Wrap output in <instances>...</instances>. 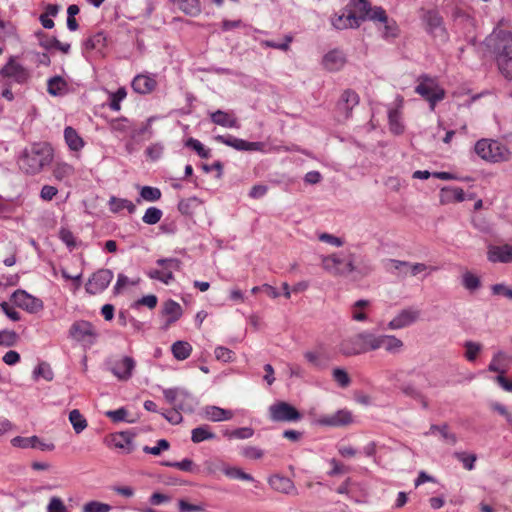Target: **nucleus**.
Listing matches in <instances>:
<instances>
[{"instance_id":"1","label":"nucleus","mask_w":512,"mask_h":512,"mask_svg":"<svg viewBox=\"0 0 512 512\" xmlns=\"http://www.w3.org/2000/svg\"><path fill=\"white\" fill-rule=\"evenodd\" d=\"M322 267L333 276L346 277L353 275L354 279L365 278L375 270L372 260L367 255L356 254L351 251L323 256Z\"/></svg>"},{"instance_id":"2","label":"nucleus","mask_w":512,"mask_h":512,"mask_svg":"<svg viewBox=\"0 0 512 512\" xmlns=\"http://www.w3.org/2000/svg\"><path fill=\"white\" fill-rule=\"evenodd\" d=\"M486 45L494 54L502 75L512 79V32L496 27L486 38Z\"/></svg>"},{"instance_id":"3","label":"nucleus","mask_w":512,"mask_h":512,"mask_svg":"<svg viewBox=\"0 0 512 512\" xmlns=\"http://www.w3.org/2000/svg\"><path fill=\"white\" fill-rule=\"evenodd\" d=\"M53 157V148L49 143L35 142L20 152L17 164L22 172L36 175L51 164Z\"/></svg>"},{"instance_id":"4","label":"nucleus","mask_w":512,"mask_h":512,"mask_svg":"<svg viewBox=\"0 0 512 512\" xmlns=\"http://www.w3.org/2000/svg\"><path fill=\"white\" fill-rule=\"evenodd\" d=\"M376 334L362 331L352 337L343 339L339 344V352L344 356H356L375 351Z\"/></svg>"},{"instance_id":"5","label":"nucleus","mask_w":512,"mask_h":512,"mask_svg":"<svg viewBox=\"0 0 512 512\" xmlns=\"http://www.w3.org/2000/svg\"><path fill=\"white\" fill-rule=\"evenodd\" d=\"M475 153L489 163H500L511 158L509 148L498 140L482 138L475 143Z\"/></svg>"},{"instance_id":"6","label":"nucleus","mask_w":512,"mask_h":512,"mask_svg":"<svg viewBox=\"0 0 512 512\" xmlns=\"http://www.w3.org/2000/svg\"><path fill=\"white\" fill-rule=\"evenodd\" d=\"M345 11H348L356 18L360 26L365 21L385 20L386 11L381 6H371L368 0H349L345 6Z\"/></svg>"},{"instance_id":"7","label":"nucleus","mask_w":512,"mask_h":512,"mask_svg":"<svg viewBox=\"0 0 512 512\" xmlns=\"http://www.w3.org/2000/svg\"><path fill=\"white\" fill-rule=\"evenodd\" d=\"M417 81L415 92L429 103L431 110H434L437 103L445 98V90L439 85L436 78L427 74L420 75Z\"/></svg>"},{"instance_id":"8","label":"nucleus","mask_w":512,"mask_h":512,"mask_svg":"<svg viewBox=\"0 0 512 512\" xmlns=\"http://www.w3.org/2000/svg\"><path fill=\"white\" fill-rule=\"evenodd\" d=\"M156 264L163 269H152L147 272L150 279L158 280L166 285L174 280L173 270H180L182 262L178 258H161L156 261Z\"/></svg>"},{"instance_id":"9","label":"nucleus","mask_w":512,"mask_h":512,"mask_svg":"<svg viewBox=\"0 0 512 512\" xmlns=\"http://www.w3.org/2000/svg\"><path fill=\"white\" fill-rule=\"evenodd\" d=\"M269 418L273 422H297L302 419V414L290 403L277 401L269 409Z\"/></svg>"},{"instance_id":"10","label":"nucleus","mask_w":512,"mask_h":512,"mask_svg":"<svg viewBox=\"0 0 512 512\" xmlns=\"http://www.w3.org/2000/svg\"><path fill=\"white\" fill-rule=\"evenodd\" d=\"M69 336L83 344L93 345L96 342L98 333L91 322L86 320H77L71 325L69 329Z\"/></svg>"},{"instance_id":"11","label":"nucleus","mask_w":512,"mask_h":512,"mask_svg":"<svg viewBox=\"0 0 512 512\" xmlns=\"http://www.w3.org/2000/svg\"><path fill=\"white\" fill-rule=\"evenodd\" d=\"M11 300L17 307L31 314H36L44 308V303L40 298L29 294L23 289L14 291L11 295Z\"/></svg>"},{"instance_id":"12","label":"nucleus","mask_w":512,"mask_h":512,"mask_svg":"<svg viewBox=\"0 0 512 512\" xmlns=\"http://www.w3.org/2000/svg\"><path fill=\"white\" fill-rule=\"evenodd\" d=\"M425 29L434 38L446 41L448 38L447 31L443 24V18L435 9L428 10L423 15Z\"/></svg>"},{"instance_id":"13","label":"nucleus","mask_w":512,"mask_h":512,"mask_svg":"<svg viewBox=\"0 0 512 512\" xmlns=\"http://www.w3.org/2000/svg\"><path fill=\"white\" fill-rule=\"evenodd\" d=\"M113 279V272L110 269H99L88 279L85 285L86 292L96 295L103 292Z\"/></svg>"},{"instance_id":"14","label":"nucleus","mask_w":512,"mask_h":512,"mask_svg":"<svg viewBox=\"0 0 512 512\" xmlns=\"http://www.w3.org/2000/svg\"><path fill=\"white\" fill-rule=\"evenodd\" d=\"M0 75L4 78H11L18 84H24L29 78L27 69L17 63L14 57H10L7 63L0 68Z\"/></svg>"},{"instance_id":"15","label":"nucleus","mask_w":512,"mask_h":512,"mask_svg":"<svg viewBox=\"0 0 512 512\" xmlns=\"http://www.w3.org/2000/svg\"><path fill=\"white\" fill-rule=\"evenodd\" d=\"M215 140L238 151H261L264 146L262 142H249L233 135H217Z\"/></svg>"},{"instance_id":"16","label":"nucleus","mask_w":512,"mask_h":512,"mask_svg":"<svg viewBox=\"0 0 512 512\" xmlns=\"http://www.w3.org/2000/svg\"><path fill=\"white\" fill-rule=\"evenodd\" d=\"M304 358L313 367L319 370H324L329 366V363L332 360V355L323 345H319L315 350L306 351L304 353Z\"/></svg>"},{"instance_id":"17","label":"nucleus","mask_w":512,"mask_h":512,"mask_svg":"<svg viewBox=\"0 0 512 512\" xmlns=\"http://www.w3.org/2000/svg\"><path fill=\"white\" fill-rule=\"evenodd\" d=\"M135 367L136 362L132 357L123 356L113 363L110 371L118 380L128 381L132 377Z\"/></svg>"},{"instance_id":"18","label":"nucleus","mask_w":512,"mask_h":512,"mask_svg":"<svg viewBox=\"0 0 512 512\" xmlns=\"http://www.w3.org/2000/svg\"><path fill=\"white\" fill-rule=\"evenodd\" d=\"M359 101L360 97L356 91L345 89L337 102V110L343 114L345 119H348L353 108L359 104Z\"/></svg>"},{"instance_id":"19","label":"nucleus","mask_w":512,"mask_h":512,"mask_svg":"<svg viewBox=\"0 0 512 512\" xmlns=\"http://www.w3.org/2000/svg\"><path fill=\"white\" fill-rule=\"evenodd\" d=\"M131 87L134 90V92L138 94H150L157 87L156 76L148 73L138 74L133 78L131 82Z\"/></svg>"},{"instance_id":"20","label":"nucleus","mask_w":512,"mask_h":512,"mask_svg":"<svg viewBox=\"0 0 512 512\" xmlns=\"http://www.w3.org/2000/svg\"><path fill=\"white\" fill-rule=\"evenodd\" d=\"M419 316L420 312L416 309H403L388 323V328L392 330L405 328L416 322Z\"/></svg>"},{"instance_id":"21","label":"nucleus","mask_w":512,"mask_h":512,"mask_svg":"<svg viewBox=\"0 0 512 512\" xmlns=\"http://www.w3.org/2000/svg\"><path fill=\"white\" fill-rule=\"evenodd\" d=\"M404 343L394 335L376 334L375 350L384 348L387 353L398 354L402 351Z\"/></svg>"},{"instance_id":"22","label":"nucleus","mask_w":512,"mask_h":512,"mask_svg":"<svg viewBox=\"0 0 512 512\" xmlns=\"http://www.w3.org/2000/svg\"><path fill=\"white\" fill-rule=\"evenodd\" d=\"M268 483L270 487L280 493L286 495H297L298 491L294 485V482L285 476L275 474L269 477Z\"/></svg>"},{"instance_id":"23","label":"nucleus","mask_w":512,"mask_h":512,"mask_svg":"<svg viewBox=\"0 0 512 512\" xmlns=\"http://www.w3.org/2000/svg\"><path fill=\"white\" fill-rule=\"evenodd\" d=\"M440 203L443 205L450 203L462 202L466 199L465 192L462 188L456 186L443 187L439 194Z\"/></svg>"},{"instance_id":"24","label":"nucleus","mask_w":512,"mask_h":512,"mask_svg":"<svg viewBox=\"0 0 512 512\" xmlns=\"http://www.w3.org/2000/svg\"><path fill=\"white\" fill-rule=\"evenodd\" d=\"M512 363V357L508 356L503 351H498L494 354L490 364L488 365V370L490 372H497L499 374H505Z\"/></svg>"},{"instance_id":"25","label":"nucleus","mask_w":512,"mask_h":512,"mask_svg":"<svg viewBox=\"0 0 512 512\" xmlns=\"http://www.w3.org/2000/svg\"><path fill=\"white\" fill-rule=\"evenodd\" d=\"M331 23L333 27L337 30H344V29H355L358 28V22L356 21V18L351 15L348 11H345V8L343 9V12L341 14H335L331 18Z\"/></svg>"},{"instance_id":"26","label":"nucleus","mask_w":512,"mask_h":512,"mask_svg":"<svg viewBox=\"0 0 512 512\" xmlns=\"http://www.w3.org/2000/svg\"><path fill=\"white\" fill-rule=\"evenodd\" d=\"M488 260L496 263H509L512 262V246L506 244L503 246L492 247L488 251Z\"/></svg>"},{"instance_id":"27","label":"nucleus","mask_w":512,"mask_h":512,"mask_svg":"<svg viewBox=\"0 0 512 512\" xmlns=\"http://www.w3.org/2000/svg\"><path fill=\"white\" fill-rule=\"evenodd\" d=\"M352 420V413L349 410L342 409L332 415L324 417L321 422L328 426L340 427L350 424Z\"/></svg>"},{"instance_id":"28","label":"nucleus","mask_w":512,"mask_h":512,"mask_svg":"<svg viewBox=\"0 0 512 512\" xmlns=\"http://www.w3.org/2000/svg\"><path fill=\"white\" fill-rule=\"evenodd\" d=\"M346 62L344 54L339 50H332L323 57V65L329 71L340 70Z\"/></svg>"},{"instance_id":"29","label":"nucleus","mask_w":512,"mask_h":512,"mask_svg":"<svg viewBox=\"0 0 512 512\" xmlns=\"http://www.w3.org/2000/svg\"><path fill=\"white\" fill-rule=\"evenodd\" d=\"M210 119L214 124L222 126V127H226V128H237L238 127V121H237L236 117H234L232 114L222 111V110H216L215 112H211Z\"/></svg>"},{"instance_id":"30","label":"nucleus","mask_w":512,"mask_h":512,"mask_svg":"<svg viewBox=\"0 0 512 512\" xmlns=\"http://www.w3.org/2000/svg\"><path fill=\"white\" fill-rule=\"evenodd\" d=\"M162 313L166 316H168L166 320V327L170 326L174 322L180 319L182 316V307L180 304L172 299L167 300L164 303Z\"/></svg>"},{"instance_id":"31","label":"nucleus","mask_w":512,"mask_h":512,"mask_svg":"<svg viewBox=\"0 0 512 512\" xmlns=\"http://www.w3.org/2000/svg\"><path fill=\"white\" fill-rule=\"evenodd\" d=\"M133 436L129 431L119 432L112 435L111 443L114 447L119 449H125L128 453L133 450Z\"/></svg>"},{"instance_id":"32","label":"nucleus","mask_w":512,"mask_h":512,"mask_svg":"<svg viewBox=\"0 0 512 512\" xmlns=\"http://www.w3.org/2000/svg\"><path fill=\"white\" fill-rule=\"evenodd\" d=\"M60 9L61 6L58 4H47L45 6V11L39 16V21L43 28L52 29L55 26L52 17H56Z\"/></svg>"},{"instance_id":"33","label":"nucleus","mask_w":512,"mask_h":512,"mask_svg":"<svg viewBox=\"0 0 512 512\" xmlns=\"http://www.w3.org/2000/svg\"><path fill=\"white\" fill-rule=\"evenodd\" d=\"M108 205L109 210L112 213H119L124 209H126L130 214H133L136 211V206L132 201L124 198H117L115 196L110 197Z\"/></svg>"},{"instance_id":"34","label":"nucleus","mask_w":512,"mask_h":512,"mask_svg":"<svg viewBox=\"0 0 512 512\" xmlns=\"http://www.w3.org/2000/svg\"><path fill=\"white\" fill-rule=\"evenodd\" d=\"M205 415L213 422H220L232 419L234 414L231 410L223 409L218 406H207L205 408Z\"/></svg>"},{"instance_id":"35","label":"nucleus","mask_w":512,"mask_h":512,"mask_svg":"<svg viewBox=\"0 0 512 512\" xmlns=\"http://www.w3.org/2000/svg\"><path fill=\"white\" fill-rule=\"evenodd\" d=\"M65 142L73 151H79L84 146V141L73 127H66L64 129Z\"/></svg>"},{"instance_id":"36","label":"nucleus","mask_w":512,"mask_h":512,"mask_svg":"<svg viewBox=\"0 0 512 512\" xmlns=\"http://www.w3.org/2000/svg\"><path fill=\"white\" fill-rule=\"evenodd\" d=\"M75 174V169L71 164L65 162L56 163L53 169V176L58 181L68 182Z\"/></svg>"},{"instance_id":"37","label":"nucleus","mask_w":512,"mask_h":512,"mask_svg":"<svg viewBox=\"0 0 512 512\" xmlns=\"http://www.w3.org/2000/svg\"><path fill=\"white\" fill-rule=\"evenodd\" d=\"M47 91L52 96H62L67 91V82L61 76H54L48 80Z\"/></svg>"},{"instance_id":"38","label":"nucleus","mask_w":512,"mask_h":512,"mask_svg":"<svg viewBox=\"0 0 512 512\" xmlns=\"http://www.w3.org/2000/svg\"><path fill=\"white\" fill-rule=\"evenodd\" d=\"M165 399L170 403L174 404L175 407L184 410V406L181 403H178V398L182 397L183 399H191V395L186 391H180L177 388H169L163 391Z\"/></svg>"},{"instance_id":"39","label":"nucleus","mask_w":512,"mask_h":512,"mask_svg":"<svg viewBox=\"0 0 512 512\" xmlns=\"http://www.w3.org/2000/svg\"><path fill=\"white\" fill-rule=\"evenodd\" d=\"M221 471L229 478L232 479H240L244 481L254 482L255 479L251 474L244 472L242 469L238 467H231L225 463H221Z\"/></svg>"},{"instance_id":"40","label":"nucleus","mask_w":512,"mask_h":512,"mask_svg":"<svg viewBox=\"0 0 512 512\" xmlns=\"http://www.w3.org/2000/svg\"><path fill=\"white\" fill-rule=\"evenodd\" d=\"M171 351L175 359L183 361L191 355L192 346L186 341H176L172 344Z\"/></svg>"},{"instance_id":"41","label":"nucleus","mask_w":512,"mask_h":512,"mask_svg":"<svg viewBox=\"0 0 512 512\" xmlns=\"http://www.w3.org/2000/svg\"><path fill=\"white\" fill-rule=\"evenodd\" d=\"M107 37L103 31H99L84 42L85 48L88 50H102L106 47Z\"/></svg>"},{"instance_id":"42","label":"nucleus","mask_w":512,"mask_h":512,"mask_svg":"<svg viewBox=\"0 0 512 512\" xmlns=\"http://www.w3.org/2000/svg\"><path fill=\"white\" fill-rule=\"evenodd\" d=\"M178 7L183 13L191 17L198 16L202 10L200 0H180Z\"/></svg>"},{"instance_id":"43","label":"nucleus","mask_w":512,"mask_h":512,"mask_svg":"<svg viewBox=\"0 0 512 512\" xmlns=\"http://www.w3.org/2000/svg\"><path fill=\"white\" fill-rule=\"evenodd\" d=\"M69 421L76 434H80L88 426L86 418L81 414V412L78 409H73L70 411Z\"/></svg>"},{"instance_id":"44","label":"nucleus","mask_w":512,"mask_h":512,"mask_svg":"<svg viewBox=\"0 0 512 512\" xmlns=\"http://www.w3.org/2000/svg\"><path fill=\"white\" fill-rule=\"evenodd\" d=\"M370 302L365 299L357 300L351 307V317L354 321L364 322L367 321L368 316L363 311L364 308L368 307Z\"/></svg>"},{"instance_id":"45","label":"nucleus","mask_w":512,"mask_h":512,"mask_svg":"<svg viewBox=\"0 0 512 512\" xmlns=\"http://www.w3.org/2000/svg\"><path fill=\"white\" fill-rule=\"evenodd\" d=\"M215 437L216 435L209 430L208 425L196 427L191 431V440L194 443H200L205 440H211L214 439Z\"/></svg>"},{"instance_id":"46","label":"nucleus","mask_w":512,"mask_h":512,"mask_svg":"<svg viewBox=\"0 0 512 512\" xmlns=\"http://www.w3.org/2000/svg\"><path fill=\"white\" fill-rule=\"evenodd\" d=\"M376 22H380L384 24V30L382 32V37L386 40L394 39L399 35V27L395 20L389 19L386 14L385 20H377Z\"/></svg>"},{"instance_id":"47","label":"nucleus","mask_w":512,"mask_h":512,"mask_svg":"<svg viewBox=\"0 0 512 512\" xmlns=\"http://www.w3.org/2000/svg\"><path fill=\"white\" fill-rule=\"evenodd\" d=\"M184 145L194 150L198 156L203 159H209L211 157V150L206 148L198 139L190 137L185 141Z\"/></svg>"},{"instance_id":"48","label":"nucleus","mask_w":512,"mask_h":512,"mask_svg":"<svg viewBox=\"0 0 512 512\" xmlns=\"http://www.w3.org/2000/svg\"><path fill=\"white\" fill-rule=\"evenodd\" d=\"M162 196L159 188L152 186H143L140 190V198H137V203L141 202V199L149 202L158 201Z\"/></svg>"},{"instance_id":"49","label":"nucleus","mask_w":512,"mask_h":512,"mask_svg":"<svg viewBox=\"0 0 512 512\" xmlns=\"http://www.w3.org/2000/svg\"><path fill=\"white\" fill-rule=\"evenodd\" d=\"M127 96L125 87L118 88L117 91L109 93V108L112 111H119L121 109V101Z\"/></svg>"},{"instance_id":"50","label":"nucleus","mask_w":512,"mask_h":512,"mask_svg":"<svg viewBox=\"0 0 512 512\" xmlns=\"http://www.w3.org/2000/svg\"><path fill=\"white\" fill-rule=\"evenodd\" d=\"M59 239L66 245L69 251H73L77 247V240L73 232L66 228L61 227L58 233Z\"/></svg>"},{"instance_id":"51","label":"nucleus","mask_w":512,"mask_h":512,"mask_svg":"<svg viewBox=\"0 0 512 512\" xmlns=\"http://www.w3.org/2000/svg\"><path fill=\"white\" fill-rule=\"evenodd\" d=\"M35 443H38V436L33 435L31 437H22V436H16L11 440V444L14 447L27 449V448H33L35 449Z\"/></svg>"},{"instance_id":"52","label":"nucleus","mask_w":512,"mask_h":512,"mask_svg":"<svg viewBox=\"0 0 512 512\" xmlns=\"http://www.w3.org/2000/svg\"><path fill=\"white\" fill-rule=\"evenodd\" d=\"M463 346L465 348V358L469 362H474L483 348L480 343L474 341H466Z\"/></svg>"},{"instance_id":"53","label":"nucleus","mask_w":512,"mask_h":512,"mask_svg":"<svg viewBox=\"0 0 512 512\" xmlns=\"http://www.w3.org/2000/svg\"><path fill=\"white\" fill-rule=\"evenodd\" d=\"M162 216H163V212L161 209H159L157 207H149L145 211V213L142 217V221L148 225H154L161 220Z\"/></svg>"},{"instance_id":"54","label":"nucleus","mask_w":512,"mask_h":512,"mask_svg":"<svg viewBox=\"0 0 512 512\" xmlns=\"http://www.w3.org/2000/svg\"><path fill=\"white\" fill-rule=\"evenodd\" d=\"M199 203V199L195 196L187 199H181L178 203V210L183 215H191L194 207Z\"/></svg>"},{"instance_id":"55","label":"nucleus","mask_w":512,"mask_h":512,"mask_svg":"<svg viewBox=\"0 0 512 512\" xmlns=\"http://www.w3.org/2000/svg\"><path fill=\"white\" fill-rule=\"evenodd\" d=\"M462 284L467 290L470 291L477 290L481 286L479 277L469 271L463 274Z\"/></svg>"},{"instance_id":"56","label":"nucleus","mask_w":512,"mask_h":512,"mask_svg":"<svg viewBox=\"0 0 512 512\" xmlns=\"http://www.w3.org/2000/svg\"><path fill=\"white\" fill-rule=\"evenodd\" d=\"M400 114L397 110L392 109L388 112V119H389V125L390 130L394 134H401L404 130V127L399 122Z\"/></svg>"},{"instance_id":"57","label":"nucleus","mask_w":512,"mask_h":512,"mask_svg":"<svg viewBox=\"0 0 512 512\" xmlns=\"http://www.w3.org/2000/svg\"><path fill=\"white\" fill-rule=\"evenodd\" d=\"M161 464L163 466L177 468V469H179L181 471H185V472H192L193 468L195 466L193 461L188 458H184L181 461H175V462L164 461Z\"/></svg>"},{"instance_id":"58","label":"nucleus","mask_w":512,"mask_h":512,"mask_svg":"<svg viewBox=\"0 0 512 512\" xmlns=\"http://www.w3.org/2000/svg\"><path fill=\"white\" fill-rule=\"evenodd\" d=\"M19 339L18 334L15 331L2 330L0 331V346L12 347L16 345Z\"/></svg>"},{"instance_id":"59","label":"nucleus","mask_w":512,"mask_h":512,"mask_svg":"<svg viewBox=\"0 0 512 512\" xmlns=\"http://www.w3.org/2000/svg\"><path fill=\"white\" fill-rule=\"evenodd\" d=\"M35 37L38 39L39 45L45 50L50 51L55 48L54 41H57L56 37H50L42 30L36 31Z\"/></svg>"},{"instance_id":"60","label":"nucleus","mask_w":512,"mask_h":512,"mask_svg":"<svg viewBox=\"0 0 512 512\" xmlns=\"http://www.w3.org/2000/svg\"><path fill=\"white\" fill-rule=\"evenodd\" d=\"M332 377L342 388L348 387L351 383L348 373L343 368H334L332 371Z\"/></svg>"},{"instance_id":"61","label":"nucleus","mask_w":512,"mask_h":512,"mask_svg":"<svg viewBox=\"0 0 512 512\" xmlns=\"http://www.w3.org/2000/svg\"><path fill=\"white\" fill-rule=\"evenodd\" d=\"M112 507L109 504L102 503L99 501H90L87 502L84 506L82 511L83 512H109L111 511Z\"/></svg>"},{"instance_id":"62","label":"nucleus","mask_w":512,"mask_h":512,"mask_svg":"<svg viewBox=\"0 0 512 512\" xmlns=\"http://www.w3.org/2000/svg\"><path fill=\"white\" fill-rule=\"evenodd\" d=\"M105 415L115 423L122 422V421H127L129 423L132 422V421H129L126 419V417L128 415V411L124 407H121L116 410H109L105 413Z\"/></svg>"},{"instance_id":"63","label":"nucleus","mask_w":512,"mask_h":512,"mask_svg":"<svg viewBox=\"0 0 512 512\" xmlns=\"http://www.w3.org/2000/svg\"><path fill=\"white\" fill-rule=\"evenodd\" d=\"M33 374H34L35 378L43 377L47 381H51L53 379V377H54L53 372H52L50 366L48 364H46V363L39 364L34 369Z\"/></svg>"},{"instance_id":"64","label":"nucleus","mask_w":512,"mask_h":512,"mask_svg":"<svg viewBox=\"0 0 512 512\" xmlns=\"http://www.w3.org/2000/svg\"><path fill=\"white\" fill-rule=\"evenodd\" d=\"M170 447L169 442L166 439H160L157 441V445L154 447L145 446L143 451L147 454L160 455L162 451L168 450Z\"/></svg>"}]
</instances>
